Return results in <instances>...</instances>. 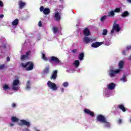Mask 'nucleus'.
Here are the masks:
<instances>
[{
  "instance_id": "f257e3e1",
  "label": "nucleus",
  "mask_w": 131,
  "mask_h": 131,
  "mask_svg": "<svg viewBox=\"0 0 131 131\" xmlns=\"http://www.w3.org/2000/svg\"><path fill=\"white\" fill-rule=\"evenodd\" d=\"M107 89H105L103 90V96L106 98H109L110 96H111V91L115 89V83H110L107 85Z\"/></svg>"
},
{
  "instance_id": "f03ea898",
  "label": "nucleus",
  "mask_w": 131,
  "mask_h": 131,
  "mask_svg": "<svg viewBox=\"0 0 131 131\" xmlns=\"http://www.w3.org/2000/svg\"><path fill=\"white\" fill-rule=\"evenodd\" d=\"M19 125H26L27 127H24L23 128L22 130L23 131H30V129H29L30 125H31V124L30 123V122L27 121L26 120L23 119L20 120L18 122Z\"/></svg>"
},
{
  "instance_id": "7ed1b4c3",
  "label": "nucleus",
  "mask_w": 131,
  "mask_h": 131,
  "mask_svg": "<svg viewBox=\"0 0 131 131\" xmlns=\"http://www.w3.org/2000/svg\"><path fill=\"white\" fill-rule=\"evenodd\" d=\"M20 66L26 69L27 71H30L33 69V63L31 61L28 62L26 63H21Z\"/></svg>"
},
{
  "instance_id": "20e7f679",
  "label": "nucleus",
  "mask_w": 131,
  "mask_h": 131,
  "mask_svg": "<svg viewBox=\"0 0 131 131\" xmlns=\"http://www.w3.org/2000/svg\"><path fill=\"white\" fill-rule=\"evenodd\" d=\"M20 81L19 79H15L13 80L12 82V84L11 85V88L13 91H18L19 89H20Z\"/></svg>"
},
{
  "instance_id": "39448f33",
  "label": "nucleus",
  "mask_w": 131,
  "mask_h": 131,
  "mask_svg": "<svg viewBox=\"0 0 131 131\" xmlns=\"http://www.w3.org/2000/svg\"><path fill=\"white\" fill-rule=\"evenodd\" d=\"M47 86L49 88V90H51L54 92H56V91L58 90V86L56 83L52 82L51 81H48L47 82Z\"/></svg>"
},
{
  "instance_id": "423d86ee",
  "label": "nucleus",
  "mask_w": 131,
  "mask_h": 131,
  "mask_svg": "<svg viewBox=\"0 0 131 131\" xmlns=\"http://www.w3.org/2000/svg\"><path fill=\"white\" fill-rule=\"evenodd\" d=\"M119 72H121L120 69H117L115 70H110L108 75L110 77H112V78H114V77H116V75H117Z\"/></svg>"
},
{
  "instance_id": "0eeeda50",
  "label": "nucleus",
  "mask_w": 131,
  "mask_h": 131,
  "mask_svg": "<svg viewBox=\"0 0 131 131\" xmlns=\"http://www.w3.org/2000/svg\"><path fill=\"white\" fill-rule=\"evenodd\" d=\"M114 31H116V32H119V31H120V27H119V25L116 24V23L113 24V29L111 31V34L112 35L113 34V33H114Z\"/></svg>"
},
{
  "instance_id": "6e6552de",
  "label": "nucleus",
  "mask_w": 131,
  "mask_h": 131,
  "mask_svg": "<svg viewBox=\"0 0 131 131\" xmlns=\"http://www.w3.org/2000/svg\"><path fill=\"white\" fill-rule=\"evenodd\" d=\"M49 61L52 63L53 65H59L60 64V60L58 58L55 56H52Z\"/></svg>"
},
{
  "instance_id": "1a4fd4ad",
  "label": "nucleus",
  "mask_w": 131,
  "mask_h": 131,
  "mask_svg": "<svg viewBox=\"0 0 131 131\" xmlns=\"http://www.w3.org/2000/svg\"><path fill=\"white\" fill-rule=\"evenodd\" d=\"M40 11L43 12L45 15H49L50 13H51V10L49 8H43V6H41L39 8Z\"/></svg>"
},
{
  "instance_id": "9d476101",
  "label": "nucleus",
  "mask_w": 131,
  "mask_h": 131,
  "mask_svg": "<svg viewBox=\"0 0 131 131\" xmlns=\"http://www.w3.org/2000/svg\"><path fill=\"white\" fill-rule=\"evenodd\" d=\"M106 120V118L102 115H100L97 117V121H99V122H101V123L105 122Z\"/></svg>"
},
{
  "instance_id": "9b49d317",
  "label": "nucleus",
  "mask_w": 131,
  "mask_h": 131,
  "mask_svg": "<svg viewBox=\"0 0 131 131\" xmlns=\"http://www.w3.org/2000/svg\"><path fill=\"white\" fill-rule=\"evenodd\" d=\"M83 40L84 42H85V43H90V42H93V41H94V40H93V39L88 37V36H85L83 38Z\"/></svg>"
},
{
  "instance_id": "f8f14e48",
  "label": "nucleus",
  "mask_w": 131,
  "mask_h": 131,
  "mask_svg": "<svg viewBox=\"0 0 131 131\" xmlns=\"http://www.w3.org/2000/svg\"><path fill=\"white\" fill-rule=\"evenodd\" d=\"M84 112L86 114H88V115L91 116V117H94V116H95V113H94V112H92L90 110L85 109L84 110Z\"/></svg>"
},
{
  "instance_id": "ddd939ff",
  "label": "nucleus",
  "mask_w": 131,
  "mask_h": 131,
  "mask_svg": "<svg viewBox=\"0 0 131 131\" xmlns=\"http://www.w3.org/2000/svg\"><path fill=\"white\" fill-rule=\"evenodd\" d=\"M102 45H103V42H96L94 43H93L91 45V47L92 48H99V47H100V46H102Z\"/></svg>"
},
{
  "instance_id": "4468645a",
  "label": "nucleus",
  "mask_w": 131,
  "mask_h": 131,
  "mask_svg": "<svg viewBox=\"0 0 131 131\" xmlns=\"http://www.w3.org/2000/svg\"><path fill=\"white\" fill-rule=\"evenodd\" d=\"M83 34L84 35H85V36H90V35H91L90 30L88 28H85L83 31Z\"/></svg>"
},
{
  "instance_id": "2eb2a0df",
  "label": "nucleus",
  "mask_w": 131,
  "mask_h": 131,
  "mask_svg": "<svg viewBox=\"0 0 131 131\" xmlns=\"http://www.w3.org/2000/svg\"><path fill=\"white\" fill-rule=\"evenodd\" d=\"M30 53V51H27L26 55H22L21 56V60H22V61H24V60H26V59H28V55H29Z\"/></svg>"
},
{
  "instance_id": "dca6fc26",
  "label": "nucleus",
  "mask_w": 131,
  "mask_h": 131,
  "mask_svg": "<svg viewBox=\"0 0 131 131\" xmlns=\"http://www.w3.org/2000/svg\"><path fill=\"white\" fill-rule=\"evenodd\" d=\"M54 17L56 20V21H59L60 19H61V15H60V13L58 11L56 12L55 13Z\"/></svg>"
},
{
  "instance_id": "f3484780",
  "label": "nucleus",
  "mask_w": 131,
  "mask_h": 131,
  "mask_svg": "<svg viewBox=\"0 0 131 131\" xmlns=\"http://www.w3.org/2000/svg\"><path fill=\"white\" fill-rule=\"evenodd\" d=\"M102 123L103 124V126H104V127H107V128H109L111 125L110 123L107 121V120H105V122H103Z\"/></svg>"
},
{
  "instance_id": "a211bd4d",
  "label": "nucleus",
  "mask_w": 131,
  "mask_h": 131,
  "mask_svg": "<svg viewBox=\"0 0 131 131\" xmlns=\"http://www.w3.org/2000/svg\"><path fill=\"white\" fill-rule=\"evenodd\" d=\"M18 5L20 9H23V8H24L25 6V5H26V3L22 2V1H20L18 2Z\"/></svg>"
},
{
  "instance_id": "6ab92c4d",
  "label": "nucleus",
  "mask_w": 131,
  "mask_h": 131,
  "mask_svg": "<svg viewBox=\"0 0 131 131\" xmlns=\"http://www.w3.org/2000/svg\"><path fill=\"white\" fill-rule=\"evenodd\" d=\"M123 64H124V61H120L119 63V69L121 70V72L122 71V68H123Z\"/></svg>"
},
{
  "instance_id": "aec40b11",
  "label": "nucleus",
  "mask_w": 131,
  "mask_h": 131,
  "mask_svg": "<svg viewBox=\"0 0 131 131\" xmlns=\"http://www.w3.org/2000/svg\"><path fill=\"white\" fill-rule=\"evenodd\" d=\"M3 91H5V92L11 90V88L8 84L3 85Z\"/></svg>"
},
{
  "instance_id": "412c9836",
  "label": "nucleus",
  "mask_w": 131,
  "mask_h": 131,
  "mask_svg": "<svg viewBox=\"0 0 131 131\" xmlns=\"http://www.w3.org/2000/svg\"><path fill=\"white\" fill-rule=\"evenodd\" d=\"M120 81H122V82H126V81H127L126 76L123 75V76L120 79Z\"/></svg>"
},
{
  "instance_id": "4be33fe9",
  "label": "nucleus",
  "mask_w": 131,
  "mask_h": 131,
  "mask_svg": "<svg viewBox=\"0 0 131 131\" xmlns=\"http://www.w3.org/2000/svg\"><path fill=\"white\" fill-rule=\"evenodd\" d=\"M108 17H114L115 16V12H114V11H110L108 12Z\"/></svg>"
},
{
  "instance_id": "5701e85b",
  "label": "nucleus",
  "mask_w": 131,
  "mask_h": 131,
  "mask_svg": "<svg viewBox=\"0 0 131 131\" xmlns=\"http://www.w3.org/2000/svg\"><path fill=\"white\" fill-rule=\"evenodd\" d=\"M79 64H80V62H79V60H76L73 62V66H74V67H76V68H77V67L79 66Z\"/></svg>"
},
{
  "instance_id": "b1692460",
  "label": "nucleus",
  "mask_w": 131,
  "mask_h": 131,
  "mask_svg": "<svg viewBox=\"0 0 131 131\" xmlns=\"http://www.w3.org/2000/svg\"><path fill=\"white\" fill-rule=\"evenodd\" d=\"M118 108L119 109H120L121 110H122V111H123V112H125V111H126V110H125V107H124V106L123 104H120L118 106Z\"/></svg>"
},
{
  "instance_id": "393cba45",
  "label": "nucleus",
  "mask_w": 131,
  "mask_h": 131,
  "mask_svg": "<svg viewBox=\"0 0 131 131\" xmlns=\"http://www.w3.org/2000/svg\"><path fill=\"white\" fill-rule=\"evenodd\" d=\"M84 57V53H81L79 55L78 59L80 61H82L83 58Z\"/></svg>"
},
{
  "instance_id": "a878e982",
  "label": "nucleus",
  "mask_w": 131,
  "mask_h": 131,
  "mask_svg": "<svg viewBox=\"0 0 131 131\" xmlns=\"http://www.w3.org/2000/svg\"><path fill=\"white\" fill-rule=\"evenodd\" d=\"M57 71H54L53 72V73L52 75V77H51V78L52 79H56V78H57Z\"/></svg>"
},
{
  "instance_id": "bb28decb",
  "label": "nucleus",
  "mask_w": 131,
  "mask_h": 131,
  "mask_svg": "<svg viewBox=\"0 0 131 131\" xmlns=\"http://www.w3.org/2000/svg\"><path fill=\"white\" fill-rule=\"evenodd\" d=\"M11 121H12V122H18L19 119L16 117H12L11 118Z\"/></svg>"
},
{
  "instance_id": "cd10ccee",
  "label": "nucleus",
  "mask_w": 131,
  "mask_h": 131,
  "mask_svg": "<svg viewBox=\"0 0 131 131\" xmlns=\"http://www.w3.org/2000/svg\"><path fill=\"white\" fill-rule=\"evenodd\" d=\"M26 90L27 91H29V90H30V81H29L27 82Z\"/></svg>"
},
{
  "instance_id": "c85d7f7f",
  "label": "nucleus",
  "mask_w": 131,
  "mask_h": 131,
  "mask_svg": "<svg viewBox=\"0 0 131 131\" xmlns=\"http://www.w3.org/2000/svg\"><path fill=\"white\" fill-rule=\"evenodd\" d=\"M128 16V12L127 11H125L121 14V17L124 18V17H127Z\"/></svg>"
},
{
  "instance_id": "c756f323",
  "label": "nucleus",
  "mask_w": 131,
  "mask_h": 131,
  "mask_svg": "<svg viewBox=\"0 0 131 131\" xmlns=\"http://www.w3.org/2000/svg\"><path fill=\"white\" fill-rule=\"evenodd\" d=\"M18 19H16L12 22V25H13L14 26H17V25H18Z\"/></svg>"
},
{
  "instance_id": "7c9ffc66",
  "label": "nucleus",
  "mask_w": 131,
  "mask_h": 131,
  "mask_svg": "<svg viewBox=\"0 0 131 131\" xmlns=\"http://www.w3.org/2000/svg\"><path fill=\"white\" fill-rule=\"evenodd\" d=\"M62 85L64 86V88H68V86L69 85V82H64L62 83Z\"/></svg>"
},
{
  "instance_id": "2f4dec72",
  "label": "nucleus",
  "mask_w": 131,
  "mask_h": 131,
  "mask_svg": "<svg viewBox=\"0 0 131 131\" xmlns=\"http://www.w3.org/2000/svg\"><path fill=\"white\" fill-rule=\"evenodd\" d=\"M53 31L54 33H57V32H58L59 30L58 29V28L57 27H53Z\"/></svg>"
},
{
  "instance_id": "473e14b6",
  "label": "nucleus",
  "mask_w": 131,
  "mask_h": 131,
  "mask_svg": "<svg viewBox=\"0 0 131 131\" xmlns=\"http://www.w3.org/2000/svg\"><path fill=\"white\" fill-rule=\"evenodd\" d=\"M42 58L44 61H48L49 60L47 57H46V55L43 53L42 54Z\"/></svg>"
},
{
  "instance_id": "72a5a7b5",
  "label": "nucleus",
  "mask_w": 131,
  "mask_h": 131,
  "mask_svg": "<svg viewBox=\"0 0 131 131\" xmlns=\"http://www.w3.org/2000/svg\"><path fill=\"white\" fill-rule=\"evenodd\" d=\"M107 33H108V30H107V29H104L102 31V35H107Z\"/></svg>"
},
{
  "instance_id": "f704fd0d",
  "label": "nucleus",
  "mask_w": 131,
  "mask_h": 131,
  "mask_svg": "<svg viewBox=\"0 0 131 131\" xmlns=\"http://www.w3.org/2000/svg\"><path fill=\"white\" fill-rule=\"evenodd\" d=\"M106 18H107V16L104 15V16L101 17L100 20L101 21V22H104V21H105V20H106Z\"/></svg>"
},
{
  "instance_id": "c9c22d12",
  "label": "nucleus",
  "mask_w": 131,
  "mask_h": 131,
  "mask_svg": "<svg viewBox=\"0 0 131 131\" xmlns=\"http://www.w3.org/2000/svg\"><path fill=\"white\" fill-rule=\"evenodd\" d=\"M4 69H6V66L5 64H1L0 70H4Z\"/></svg>"
},
{
  "instance_id": "e433bc0d",
  "label": "nucleus",
  "mask_w": 131,
  "mask_h": 131,
  "mask_svg": "<svg viewBox=\"0 0 131 131\" xmlns=\"http://www.w3.org/2000/svg\"><path fill=\"white\" fill-rule=\"evenodd\" d=\"M114 12L115 13H119V12H120V8H116L114 10Z\"/></svg>"
},
{
  "instance_id": "4c0bfd02",
  "label": "nucleus",
  "mask_w": 131,
  "mask_h": 131,
  "mask_svg": "<svg viewBox=\"0 0 131 131\" xmlns=\"http://www.w3.org/2000/svg\"><path fill=\"white\" fill-rule=\"evenodd\" d=\"M110 45H111V41H106L105 42V46H110Z\"/></svg>"
},
{
  "instance_id": "58836bf2",
  "label": "nucleus",
  "mask_w": 131,
  "mask_h": 131,
  "mask_svg": "<svg viewBox=\"0 0 131 131\" xmlns=\"http://www.w3.org/2000/svg\"><path fill=\"white\" fill-rule=\"evenodd\" d=\"M49 68H46L44 70V73H49Z\"/></svg>"
},
{
  "instance_id": "ea45409f",
  "label": "nucleus",
  "mask_w": 131,
  "mask_h": 131,
  "mask_svg": "<svg viewBox=\"0 0 131 131\" xmlns=\"http://www.w3.org/2000/svg\"><path fill=\"white\" fill-rule=\"evenodd\" d=\"M0 7H4V3L0 0Z\"/></svg>"
},
{
  "instance_id": "a19ab883",
  "label": "nucleus",
  "mask_w": 131,
  "mask_h": 131,
  "mask_svg": "<svg viewBox=\"0 0 131 131\" xmlns=\"http://www.w3.org/2000/svg\"><path fill=\"white\" fill-rule=\"evenodd\" d=\"M72 52L74 54H76V52H77V50L76 49H74L73 50H72Z\"/></svg>"
},
{
  "instance_id": "79ce46f5",
  "label": "nucleus",
  "mask_w": 131,
  "mask_h": 131,
  "mask_svg": "<svg viewBox=\"0 0 131 131\" xmlns=\"http://www.w3.org/2000/svg\"><path fill=\"white\" fill-rule=\"evenodd\" d=\"M12 107H13V108H15V107H16V103H12Z\"/></svg>"
},
{
  "instance_id": "37998d69",
  "label": "nucleus",
  "mask_w": 131,
  "mask_h": 131,
  "mask_svg": "<svg viewBox=\"0 0 131 131\" xmlns=\"http://www.w3.org/2000/svg\"><path fill=\"white\" fill-rule=\"evenodd\" d=\"M126 49H127V50H131V45L127 46V47H126Z\"/></svg>"
},
{
  "instance_id": "c03bdc74",
  "label": "nucleus",
  "mask_w": 131,
  "mask_h": 131,
  "mask_svg": "<svg viewBox=\"0 0 131 131\" xmlns=\"http://www.w3.org/2000/svg\"><path fill=\"white\" fill-rule=\"evenodd\" d=\"M60 91H61V93H64L65 89H64V88H61Z\"/></svg>"
},
{
  "instance_id": "a18cd8bd",
  "label": "nucleus",
  "mask_w": 131,
  "mask_h": 131,
  "mask_svg": "<svg viewBox=\"0 0 131 131\" xmlns=\"http://www.w3.org/2000/svg\"><path fill=\"white\" fill-rule=\"evenodd\" d=\"M38 26H39V27H41V21H39Z\"/></svg>"
},
{
  "instance_id": "49530a36",
  "label": "nucleus",
  "mask_w": 131,
  "mask_h": 131,
  "mask_svg": "<svg viewBox=\"0 0 131 131\" xmlns=\"http://www.w3.org/2000/svg\"><path fill=\"white\" fill-rule=\"evenodd\" d=\"M118 122L119 124L121 123V122H122V120H121V119H119V120L118 121Z\"/></svg>"
},
{
  "instance_id": "de8ad7c7",
  "label": "nucleus",
  "mask_w": 131,
  "mask_h": 131,
  "mask_svg": "<svg viewBox=\"0 0 131 131\" xmlns=\"http://www.w3.org/2000/svg\"><path fill=\"white\" fill-rule=\"evenodd\" d=\"M9 126H14V123H9Z\"/></svg>"
},
{
  "instance_id": "09e8293b",
  "label": "nucleus",
  "mask_w": 131,
  "mask_h": 131,
  "mask_svg": "<svg viewBox=\"0 0 131 131\" xmlns=\"http://www.w3.org/2000/svg\"><path fill=\"white\" fill-rule=\"evenodd\" d=\"M0 18H4V14H0Z\"/></svg>"
},
{
  "instance_id": "8fccbe9b",
  "label": "nucleus",
  "mask_w": 131,
  "mask_h": 131,
  "mask_svg": "<svg viewBox=\"0 0 131 131\" xmlns=\"http://www.w3.org/2000/svg\"><path fill=\"white\" fill-rule=\"evenodd\" d=\"M7 62L10 61V57H7Z\"/></svg>"
},
{
  "instance_id": "3c124183",
  "label": "nucleus",
  "mask_w": 131,
  "mask_h": 131,
  "mask_svg": "<svg viewBox=\"0 0 131 131\" xmlns=\"http://www.w3.org/2000/svg\"><path fill=\"white\" fill-rule=\"evenodd\" d=\"M35 131H39V129H36V128H34Z\"/></svg>"
},
{
  "instance_id": "603ef678",
  "label": "nucleus",
  "mask_w": 131,
  "mask_h": 131,
  "mask_svg": "<svg viewBox=\"0 0 131 131\" xmlns=\"http://www.w3.org/2000/svg\"><path fill=\"white\" fill-rule=\"evenodd\" d=\"M127 2L131 4V0H127Z\"/></svg>"
},
{
  "instance_id": "864d4df0",
  "label": "nucleus",
  "mask_w": 131,
  "mask_h": 131,
  "mask_svg": "<svg viewBox=\"0 0 131 131\" xmlns=\"http://www.w3.org/2000/svg\"><path fill=\"white\" fill-rule=\"evenodd\" d=\"M122 54H123V55H125V51H123L122 52Z\"/></svg>"
},
{
  "instance_id": "5fc2aeb1",
  "label": "nucleus",
  "mask_w": 131,
  "mask_h": 131,
  "mask_svg": "<svg viewBox=\"0 0 131 131\" xmlns=\"http://www.w3.org/2000/svg\"><path fill=\"white\" fill-rule=\"evenodd\" d=\"M130 122H131V118H130Z\"/></svg>"
}]
</instances>
